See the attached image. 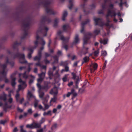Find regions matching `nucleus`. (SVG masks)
<instances>
[{
	"label": "nucleus",
	"mask_w": 132,
	"mask_h": 132,
	"mask_svg": "<svg viewBox=\"0 0 132 132\" xmlns=\"http://www.w3.org/2000/svg\"><path fill=\"white\" fill-rule=\"evenodd\" d=\"M116 15L115 10L114 8V5L113 4H110L108 7V11L106 15V22L104 23L102 19L99 18H95L94 20L95 23V25H99L100 26L102 27L104 26L110 27L109 23L110 21L109 18V16L112 17L115 16Z\"/></svg>",
	"instance_id": "nucleus-1"
},
{
	"label": "nucleus",
	"mask_w": 132,
	"mask_h": 132,
	"mask_svg": "<svg viewBox=\"0 0 132 132\" xmlns=\"http://www.w3.org/2000/svg\"><path fill=\"white\" fill-rule=\"evenodd\" d=\"M69 27L68 24L64 25L63 26V29L64 31H65L66 30L69 28Z\"/></svg>",
	"instance_id": "nucleus-34"
},
{
	"label": "nucleus",
	"mask_w": 132,
	"mask_h": 132,
	"mask_svg": "<svg viewBox=\"0 0 132 132\" xmlns=\"http://www.w3.org/2000/svg\"><path fill=\"white\" fill-rule=\"evenodd\" d=\"M34 128H39L41 127V124L40 123H34Z\"/></svg>",
	"instance_id": "nucleus-27"
},
{
	"label": "nucleus",
	"mask_w": 132,
	"mask_h": 132,
	"mask_svg": "<svg viewBox=\"0 0 132 132\" xmlns=\"http://www.w3.org/2000/svg\"><path fill=\"white\" fill-rule=\"evenodd\" d=\"M8 101L9 102V103H8L10 105V104L13 101V99L11 97H10V98H9L8 100Z\"/></svg>",
	"instance_id": "nucleus-45"
},
{
	"label": "nucleus",
	"mask_w": 132,
	"mask_h": 132,
	"mask_svg": "<svg viewBox=\"0 0 132 132\" xmlns=\"http://www.w3.org/2000/svg\"><path fill=\"white\" fill-rule=\"evenodd\" d=\"M88 48H84L83 50L84 51H86L84 53V54H86V53H88Z\"/></svg>",
	"instance_id": "nucleus-52"
},
{
	"label": "nucleus",
	"mask_w": 132,
	"mask_h": 132,
	"mask_svg": "<svg viewBox=\"0 0 132 132\" xmlns=\"http://www.w3.org/2000/svg\"><path fill=\"white\" fill-rule=\"evenodd\" d=\"M48 30V28L47 27L43 26V29L41 30H39L37 31L36 32L37 36L36 37L37 40L34 42L35 46L32 47H30L28 48L29 52L28 53V57L29 59H30L31 58V54L33 53L34 49H35L38 45V40L39 38L38 35V34L42 33L44 36H45L47 35V32Z\"/></svg>",
	"instance_id": "nucleus-2"
},
{
	"label": "nucleus",
	"mask_w": 132,
	"mask_h": 132,
	"mask_svg": "<svg viewBox=\"0 0 132 132\" xmlns=\"http://www.w3.org/2000/svg\"><path fill=\"white\" fill-rule=\"evenodd\" d=\"M37 87L39 88V90H38V93L39 94V96L40 98H42V100L43 98H43V97L44 95V92H42L41 91V86L39 84H37Z\"/></svg>",
	"instance_id": "nucleus-17"
},
{
	"label": "nucleus",
	"mask_w": 132,
	"mask_h": 132,
	"mask_svg": "<svg viewBox=\"0 0 132 132\" xmlns=\"http://www.w3.org/2000/svg\"><path fill=\"white\" fill-rule=\"evenodd\" d=\"M18 52L13 54L12 56V57L13 59L16 58H19V62L21 63H26L27 61L25 59V56L23 54H20L18 53Z\"/></svg>",
	"instance_id": "nucleus-5"
},
{
	"label": "nucleus",
	"mask_w": 132,
	"mask_h": 132,
	"mask_svg": "<svg viewBox=\"0 0 132 132\" xmlns=\"http://www.w3.org/2000/svg\"><path fill=\"white\" fill-rule=\"evenodd\" d=\"M44 48V47L42 46L40 48V50H38V55L35 56L34 58V61L38 60L39 61L40 60L42 57V51L43 50Z\"/></svg>",
	"instance_id": "nucleus-12"
},
{
	"label": "nucleus",
	"mask_w": 132,
	"mask_h": 132,
	"mask_svg": "<svg viewBox=\"0 0 132 132\" xmlns=\"http://www.w3.org/2000/svg\"><path fill=\"white\" fill-rule=\"evenodd\" d=\"M58 93L57 89V87H54L51 90L50 93L53 95L54 96H56Z\"/></svg>",
	"instance_id": "nucleus-18"
},
{
	"label": "nucleus",
	"mask_w": 132,
	"mask_h": 132,
	"mask_svg": "<svg viewBox=\"0 0 132 132\" xmlns=\"http://www.w3.org/2000/svg\"><path fill=\"white\" fill-rule=\"evenodd\" d=\"M72 74L73 76L72 78L73 79H77V80L76 82V84L77 85L78 84V81L79 80V78L78 76H77L76 74L73 72L72 73Z\"/></svg>",
	"instance_id": "nucleus-21"
},
{
	"label": "nucleus",
	"mask_w": 132,
	"mask_h": 132,
	"mask_svg": "<svg viewBox=\"0 0 132 132\" xmlns=\"http://www.w3.org/2000/svg\"><path fill=\"white\" fill-rule=\"evenodd\" d=\"M45 56L46 58H47V57L49 56L50 55V54L47 53H44Z\"/></svg>",
	"instance_id": "nucleus-53"
},
{
	"label": "nucleus",
	"mask_w": 132,
	"mask_h": 132,
	"mask_svg": "<svg viewBox=\"0 0 132 132\" xmlns=\"http://www.w3.org/2000/svg\"><path fill=\"white\" fill-rule=\"evenodd\" d=\"M35 65L36 66H39L40 67H42V65L41 64L40 62L39 61H38L37 63H36Z\"/></svg>",
	"instance_id": "nucleus-49"
},
{
	"label": "nucleus",
	"mask_w": 132,
	"mask_h": 132,
	"mask_svg": "<svg viewBox=\"0 0 132 132\" xmlns=\"http://www.w3.org/2000/svg\"><path fill=\"white\" fill-rule=\"evenodd\" d=\"M45 121V118H42L40 121V123L41 124L42 123H44Z\"/></svg>",
	"instance_id": "nucleus-50"
},
{
	"label": "nucleus",
	"mask_w": 132,
	"mask_h": 132,
	"mask_svg": "<svg viewBox=\"0 0 132 132\" xmlns=\"http://www.w3.org/2000/svg\"><path fill=\"white\" fill-rule=\"evenodd\" d=\"M59 19H55L54 22V27H55L57 25V23L59 22Z\"/></svg>",
	"instance_id": "nucleus-35"
},
{
	"label": "nucleus",
	"mask_w": 132,
	"mask_h": 132,
	"mask_svg": "<svg viewBox=\"0 0 132 132\" xmlns=\"http://www.w3.org/2000/svg\"><path fill=\"white\" fill-rule=\"evenodd\" d=\"M27 113L28 114L30 115L32 114L33 113V111L31 108L27 110Z\"/></svg>",
	"instance_id": "nucleus-44"
},
{
	"label": "nucleus",
	"mask_w": 132,
	"mask_h": 132,
	"mask_svg": "<svg viewBox=\"0 0 132 132\" xmlns=\"http://www.w3.org/2000/svg\"><path fill=\"white\" fill-rule=\"evenodd\" d=\"M54 61L53 63H57L58 62V58L56 56H55L53 57Z\"/></svg>",
	"instance_id": "nucleus-39"
},
{
	"label": "nucleus",
	"mask_w": 132,
	"mask_h": 132,
	"mask_svg": "<svg viewBox=\"0 0 132 132\" xmlns=\"http://www.w3.org/2000/svg\"><path fill=\"white\" fill-rule=\"evenodd\" d=\"M99 53V50L98 49L96 51H95L94 53V55L95 56H97L98 55Z\"/></svg>",
	"instance_id": "nucleus-41"
},
{
	"label": "nucleus",
	"mask_w": 132,
	"mask_h": 132,
	"mask_svg": "<svg viewBox=\"0 0 132 132\" xmlns=\"http://www.w3.org/2000/svg\"><path fill=\"white\" fill-rule=\"evenodd\" d=\"M107 63V61L106 60H105V62L104 63V65L103 67V68L104 69L106 67V65Z\"/></svg>",
	"instance_id": "nucleus-61"
},
{
	"label": "nucleus",
	"mask_w": 132,
	"mask_h": 132,
	"mask_svg": "<svg viewBox=\"0 0 132 132\" xmlns=\"http://www.w3.org/2000/svg\"><path fill=\"white\" fill-rule=\"evenodd\" d=\"M27 97L28 98V99H29V98L32 97L35 98V101L34 104V106L36 108L39 102V101L36 99L35 96H34L33 94L31 93V92L29 90L28 91Z\"/></svg>",
	"instance_id": "nucleus-10"
},
{
	"label": "nucleus",
	"mask_w": 132,
	"mask_h": 132,
	"mask_svg": "<svg viewBox=\"0 0 132 132\" xmlns=\"http://www.w3.org/2000/svg\"><path fill=\"white\" fill-rule=\"evenodd\" d=\"M57 54L59 56H60L62 55V52L60 51H58L57 52Z\"/></svg>",
	"instance_id": "nucleus-64"
},
{
	"label": "nucleus",
	"mask_w": 132,
	"mask_h": 132,
	"mask_svg": "<svg viewBox=\"0 0 132 132\" xmlns=\"http://www.w3.org/2000/svg\"><path fill=\"white\" fill-rule=\"evenodd\" d=\"M6 122L5 120H1L0 121V124L4 125L5 123Z\"/></svg>",
	"instance_id": "nucleus-57"
},
{
	"label": "nucleus",
	"mask_w": 132,
	"mask_h": 132,
	"mask_svg": "<svg viewBox=\"0 0 132 132\" xmlns=\"http://www.w3.org/2000/svg\"><path fill=\"white\" fill-rule=\"evenodd\" d=\"M38 107L40 109L42 110H43V109H44V108H43V107L40 104L38 106Z\"/></svg>",
	"instance_id": "nucleus-55"
},
{
	"label": "nucleus",
	"mask_w": 132,
	"mask_h": 132,
	"mask_svg": "<svg viewBox=\"0 0 132 132\" xmlns=\"http://www.w3.org/2000/svg\"><path fill=\"white\" fill-rule=\"evenodd\" d=\"M19 44L18 43H14L13 44V48L14 49H15L18 46V45H19Z\"/></svg>",
	"instance_id": "nucleus-48"
},
{
	"label": "nucleus",
	"mask_w": 132,
	"mask_h": 132,
	"mask_svg": "<svg viewBox=\"0 0 132 132\" xmlns=\"http://www.w3.org/2000/svg\"><path fill=\"white\" fill-rule=\"evenodd\" d=\"M89 57L88 56H86L83 59V62H86L88 61L89 60Z\"/></svg>",
	"instance_id": "nucleus-38"
},
{
	"label": "nucleus",
	"mask_w": 132,
	"mask_h": 132,
	"mask_svg": "<svg viewBox=\"0 0 132 132\" xmlns=\"http://www.w3.org/2000/svg\"><path fill=\"white\" fill-rule=\"evenodd\" d=\"M57 110V108H54L53 109V113H55Z\"/></svg>",
	"instance_id": "nucleus-62"
},
{
	"label": "nucleus",
	"mask_w": 132,
	"mask_h": 132,
	"mask_svg": "<svg viewBox=\"0 0 132 132\" xmlns=\"http://www.w3.org/2000/svg\"><path fill=\"white\" fill-rule=\"evenodd\" d=\"M57 100V98L56 96H54L53 98H52L50 102V105H52V104H51V103L52 102L53 103L56 102Z\"/></svg>",
	"instance_id": "nucleus-24"
},
{
	"label": "nucleus",
	"mask_w": 132,
	"mask_h": 132,
	"mask_svg": "<svg viewBox=\"0 0 132 132\" xmlns=\"http://www.w3.org/2000/svg\"><path fill=\"white\" fill-rule=\"evenodd\" d=\"M7 95L4 92H3V94L0 96V100H3L5 102L3 104V109L5 111H7V109L8 108H10L12 107L11 105H10L7 102H6Z\"/></svg>",
	"instance_id": "nucleus-7"
},
{
	"label": "nucleus",
	"mask_w": 132,
	"mask_h": 132,
	"mask_svg": "<svg viewBox=\"0 0 132 132\" xmlns=\"http://www.w3.org/2000/svg\"><path fill=\"white\" fill-rule=\"evenodd\" d=\"M108 40L107 39H104L103 40L101 39L100 42L101 44H103L104 45H105L108 43Z\"/></svg>",
	"instance_id": "nucleus-32"
},
{
	"label": "nucleus",
	"mask_w": 132,
	"mask_h": 132,
	"mask_svg": "<svg viewBox=\"0 0 132 132\" xmlns=\"http://www.w3.org/2000/svg\"><path fill=\"white\" fill-rule=\"evenodd\" d=\"M44 61L46 64H48L50 63V61L46 59H45L44 60Z\"/></svg>",
	"instance_id": "nucleus-54"
},
{
	"label": "nucleus",
	"mask_w": 132,
	"mask_h": 132,
	"mask_svg": "<svg viewBox=\"0 0 132 132\" xmlns=\"http://www.w3.org/2000/svg\"><path fill=\"white\" fill-rule=\"evenodd\" d=\"M26 68V67L25 66H22L19 68V69L21 70L23 69H25Z\"/></svg>",
	"instance_id": "nucleus-58"
},
{
	"label": "nucleus",
	"mask_w": 132,
	"mask_h": 132,
	"mask_svg": "<svg viewBox=\"0 0 132 132\" xmlns=\"http://www.w3.org/2000/svg\"><path fill=\"white\" fill-rule=\"evenodd\" d=\"M107 54V52L105 51H103L101 52V55L104 56H106Z\"/></svg>",
	"instance_id": "nucleus-42"
},
{
	"label": "nucleus",
	"mask_w": 132,
	"mask_h": 132,
	"mask_svg": "<svg viewBox=\"0 0 132 132\" xmlns=\"http://www.w3.org/2000/svg\"><path fill=\"white\" fill-rule=\"evenodd\" d=\"M67 62H62L60 64V65L64 66L67 64Z\"/></svg>",
	"instance_id": "nucleus-51"
},
{
	"label": "nucleus",
	"mask_w": 132,
	"mask_h": 132,
	"mask_svg": "<svg viewBox=\"0 0 132 132\" xmlns=\"http://www.w3.org/2000/svg\"><path fill=\"white\" fill-rule=\"evenodd\" d=\"M26 127L27 128L33 129L34 128V123H33L30 125H26Z\"/></svg>",
	"instance_id": "nucleus-36"
},
{
	"label": "nucleus",
	"mask_w": 132,
	"mask_h": 132,
	"mask_svg": "<svg viewBox=\"0 0 132 132\" xmlns=\"http://www.w3.org/2000/svg\"><path fill=\"white\" fill-rule=\"evenodd\" d=\"M52 114L51 113V110H50L48 111L47 112H45L43 114V115L44 116H45L48 115L51 116L52 115Z\"/></svg>",
	"instance_id": "nucleus-31"
},
{
	"label": "nucleus",
	"mask_w": 132,
	"mask_h": 132,
	"mask_svg": "<svg viewBox=\"0 0 132 132\" xmlns=\"http://www.w3.org/2000/svg\"><path fill=\"white\" fill-rule=\"evenodd\" d=\"M89 19H88L87 21L85 22H82L81 23V26L82 27V29L81 31V33H83L84 31V29L83 28L84 26L88 22H89Z\"/></svg>",
	"instance_id": "nucleus-22"
},
{
	"label": "nucleus",
	"mask_w": 132,
	"mask_h": 132,
	"mask_svg": "<svg viewBox=\"0 0 132 132\" xmlns=\"http://www.w3.org/2000/svg\"><path fill=\"white\" fill-rule=\"evenodd\" d=\"M120 1H121L120 3L119 4V6L120 7H122L123 4H124L125 6L126 7H128V5L127 4L126 2L123 3L122 2V0H120Z\"/></svg>",
	"instance_id": "nucleus-30"
},
{
	"label": "nucleus",
	"mask_w": 132,
	"mask_h": 132,
	"mask_svg": "<svg viewBox=\"0 0 132 132\" xmlns=\"http://www.w3.org/2000/svg\"><path fill=\"white\" fill-rule=\"evenodd\" d=\"M44 131L43 129L41 128L40 129L37 130V132H44Z\"/></svg>",
	"instance_id": "nucleus-56"
},
{
	"label": "nucleus",
	"mask_w": 132,
	"mask_h": 132,
	"mask_svg": "<svg viewBox=\"0 0 132 132\" xmlns=\"http://www.w3.org/2000/svg\"><path fill=\"white\" fill-rule=\"evenodd\" d=\"M78 35H76L75 37V40L73 42V44H74L79 43V40L78 38Z\"/></svg>",
	"instance_id": "nucleus-23"
},
{
	"label": "nucleus",
	"mask_w": 132,
	"mask_h": 132,
	"mask_svg": "<svg viewBox=\"0 0 132 132\" xmlns=\"http://www.w3.org/2000/svg\"><path fill=\"white\" fill-rule=\"evenodd\" d=\"M50 98V96L48 95H47L43 99V103L44 104L45 108L43 109V111H45L46 110L48 109L51 106L50 104V105H48L47 104L48 99Z\"/></svg>",
	"instance_id": "nucleus-9"
},
{
	"label": "nucleus",
	"mask_w": 132,
	"mask_h": 132,
	"mask_svg": "<svg viewBox=\"0 0 132 132\" xmlns=\"http://www.w3.org/2000/svg\"><path fill=\"white\" fill-rule=\"evenodd\" d=\"M62 33V32L59 30L57 32V35L58 36L60 37L61 39L63 41L62 46V48H64L66 51H67L68 50V46L67 45H66L65 44L68 42L69 38V37L65 38L63 36L61 35Z\"/></svg>",
	"instance_id": "nucleus-6"
},
{
	"label": "nucleus",
	"mask_w": 132,
	"mask_h": 132,
	"mask_svg": "<svg viewBox=\"0 0 132 132\" xmlns=\"http://www.w3.org/2000/svg\"><path fill=\"white\" fill-rule=\"evenodd\" d=\"M112 0H104L105 3L102 5V7L103 9L105 8L106 7V3L108 2H111Z\"/></svg>",
	"instance_id": "nucleus-26"
},
{
	"label": "nucleus",
	"mask_w": 132,
	"mask_h": 132,
	"mask_svg": "<svg viewBox=\"0 0 132 132\" xmlns=\"http://www.w3.org/2000/svg\"><path fill=\"white\" fill-rule=\"evenodd\" d=\"M50 2L49 1H46L43 3L44 7L46 8V10L47 13H50L51 14H54L55 13L52 10L49 8V5Z\"/></svg>",
	"instance_id": "nucleus-8"
},
{
	"label": "nucleus",
	"mask_w": 132,
	"mask_h": 132,
	"mask_svg": "<svg viewBox=\"0 0 132 132\" xmlns=\"http://www.w3.org/2000/svg\"><path fill=\"white\" fill-rule=\"evenodd\" d=\"M69 68L67 66H66L65 67V71L67 72L69 71Z\"/></svg>",
	"instance_id": "nucleus-60"
},
{
	"label": "nucleus",
	"mask_w": 132,
	"mask_h": 132,
	"mask_svg": "<svg viewBox=\"0 0 132 132\" xmlns=\"http://www.w3.org/2000/svg\"><path fill=\"white\" fill-rule=\"evenodd\" d=\"M71 94H72L74 97L76 96L77 94L75 92L74 89L73 88L71 89L70 92H68L67 94L64 95L63 97L64 98H65L66 97H69Z\"/></svg>",
	"instance_id": "nucleus-13"
},
{
	"label": "nucleus",
	"mask_w": 132,
	"mask_h": 132,
	"mask_svg": "<svg viewBox=\"0 0 132 132\" xmlns=\"http://www.w3.org/2000/svg\"><path fill=\"white\" fill-rule=\"evenodd\" d=\"M69 4H70V6H68V7L69 8L71 9L72 6L73 5V0H70L69 1Z\"/></svg>",
	"instance_id": "nucleus-33"
},
{
	"label": "nucleus",
	"mask_w": 132,
	"mask_h": 132,
	"mask_svg": "<svg viewBox=\"0 0 132 132\" xmlns=\"http://www.w3.org/2000/svg\"><path fill=\"white\" fill-rule=\"evenodd\" d=\"M17 72H15V73L12 74L11 76V77L12 79L11 81V85L14 87L15 86L16 84L15 81L16 79V78L15 77V76Z\"/></svg>",
	"instance_id": "nucleus-16"
},
{
	"label": "nucleus",
	"mask_w": 132,
	"mask_h": 132,
	"mask_svg": "<svg viewBox=\"0 0 132 132\" xmlns=\"http://www.w3.org/2000/svg\"><path fill=\"white\" fill-rule=\"evenodd\" d=\"M17 110L18 111H19L20 112H22L23 111V110L20 109L19 107H18L17 108Z\"/></svg>",
	"instance_id": "nucleus-59"
},
{
	"label": "nucleus",
	"mask_w": 132,
	"mask_h": 132,
	"mask_svg": "<svg viewBox=\"0 0 132 132\" xmlns=\"http://www.w3.org/2000/svg\"><path fill=\"white\" fill-rule=\"evenodd\" d=\"M47 82H45L44 83L45 85L44 86H41V89H43L46 91L50 87V86H48L46 85Z\"/></svg>",
	"instance_id": "nucleus-25"
},
{
	"label": "nucleus",
	"mask_w": 132,
	"mask_h": 132,
	"mask_svg": "<svg viewBox=\"0 0 132 132\" xmlns=\"http://www.w3.org/2000/svg\"><path fill=\"white\" fill-rule=\"evenodd\" d=\"M45 72H42L40 74H38V75L39 78L38 79L37 81L38 83L37 84H40L41 83L43 80L45 76Z\"/></svg>",
	"instance_id": "nucleus-15"
},
{
	"label": "nucleus",
	"mask_w": 132,
	"mask_h": 132,
	"mask_svg": "<svg viewBox=\"0 0 132 132\" xmlns=\"http://www.w3.org/2000/svg\"><path fill=\"white\" fill-rule=\"evenodd\" d=\"M100 32V30L99 29H95L94 32V33L95 35H98Z\"/></svg>",
	"instance_id": "nucleus-37"
},
{
	"label": "nucleus",
	"mask_w": 132,
	"mask_h": 132,
	"mask_svg": "<svg viewBox=\"0 0 132 132\" xmlns=\"http://www.w3.org/2000/svg\"><path fill=\"white\" fill-rule=\"evenodd\" d=\"M62 105H58L57 107V109H60L62 108Z\"/></svg>",
	"instance_id": "nucleus-63"
},
{
	"label": "nucleus",
	"mask_w": 132,
	"mask_h": 132,
	"mask_svg": "<svg viewBox=\"0 0 132 132\" xmlns=\"http://www.w3.org/2000/svg\"><path fill=\"white\" fill-rule=\"evenodd\" d=\"M18 82L20 84L18 86V90L17 91V93L15 96V98L17 102L19 103L20 104H22L24 101V99L23 98L21 99L20 98V94L18 93L21 90H23L27 86V85L25 81H23L20 78L18 80Z\"/></svg>",
	"instance_id": "nucleus-3"
},
{
	"label": "nucleus",
	"mask_w": 132,
	"mask_h": 132,
	"mask_svg": "<svg viewBox=\"0 0 132 132\" xmlns=\"http://www.w3.org/2000/svg\"><path fill=\"white\" fill-rule=\"evenodd\" d=\"M30 70L31 68L30 67H29L27 71H25L23 73H19V78H20L21 76H22L23 78H24L25 79H27L28 77V74L29 73Z\"/></svg>",
	"instance_id": "nucleus-14"
},
{
	"label": "nucleus",
	"mask_w": 132,
	"mask_h": 132,
	"mask_svg": "<svg viewBox=\"0 0 132 132\" xmlns=\"http://www.w3.org/2000/svg\"><path fill=\"white\" fill-rule=\"evenodd\" d=\"M41 40V42L40 43V44H41L42 45H44L45 44V42L44 40V39H43L42 38H40Z\"/></svg>",
	"instance_id": "nucleus-43"
},
{
	"label": "nucleus",
	"mask_w": 132,
	"mask_h": 132,
	"mask_svg": "<svg viewBox=\"0 0 132 132\" xmlns=\"http://www.w3.org/2000/svg\"><path fill=\"white\" fill-rule=\"evenodd\" d=\"M32 79H31L30 80V81L29 82V84L30 85L31 84H32L34 80L35 77L34 76H33L31 75H30Z\"/></svg>",
	"instance_id": "nucleus-29"
},
{
	"label": "nucleus",
	"mask_w": 132,
	"mask_h": 132,
	"mask_svg": "<svg viewBox=\"0 0 132 132\" xmlns=\"http://www.w3.org/2000/svg\"><path fill=\"white\" fill-rule=\"evenodd\" d=\"M97 67L98 65L97 63H92L90 65V70L91 72H92L94 71V70H93V69L92 68V67L93 68L94 70L97 69Z\"/></svg>",
	"instance_id": "nucleus-19"
},
{
	"label": "nucleus",
	"mask_w": 132,
	"mask_h": 132,
	"mask_svg": "<svg viewBox=\"0 0 132 132\" xmlns=\"http://www.w3.org/2000/svg\"><path fill=\"white\" fill-rule=\"evenodd\" d=\"M56 67L55 66H53V71H52V68H50V70H49L48 72V74L50 77L53 76V71L55 70L56 69Z\"/></svg>",
	"instance_id": "nucleus-20"
},
{
	"label": "nucleus",
	"mask_w": 132,
	"mask_h": 132,
	"mask_svg": "<svg viewBox=\"0 0 132 132\" xmlns=\"http://www.w3.org/2000/svg\"><path fill=\"white\" fill-rule=\"evenodd\" d=\"M59 69L56 71V72L55 74V76L56 78H59L60 76V75L59 73H58Z\"/></svg>",
	"instance_id": "nucleus-40"
},
{
	"label": "nucleus",
	"mask_w": 132,
	"mask_h": 132,
	"mask_svg": "<svg viewBox=\"0 0 132 132\" xmlns=\"http://www.w3.org/2000/svg\"><path fill=\"white\" fill-rule=\"evenodd\" d=\"M8 63L10 64L12 66H13L14 64V63L13 62L12 63L9 62V59L7 58L5 63L1 66L3 69L2 71L1 72L0 71V80H2L3 79L4 80L5 83H7L9 82L8 79H7L6 76L7 71L5 69Z\"/></svg>",
	"instance_id": "nucleus-4"
},
{
	"label": "nucleus",
	"mask_w": 132,
	"mask_h": 132,
	"mask_svg": "<svg viewBox=\"0 0 132 132\" xmlns=\"http://www.w3.org/2000/svg\"><path fill=\"white\" fill-rule=\"evenodd\" d=\"M92 34L89 33L85 35L83 39V46L84 47L85 45L87 43L88 40L92 37Z\"/></svg>",
	"instance_id": "nucleus-11"
},
{
	"label": "nucleus",
	"mask_w": 132,
	"mask_h": 132,
	"mask_svg": "<svg viewBox=\"0 0 132 132\" xmlns=\"http://www.w3.org/2000/svg\"><path fill=\"white\" fill-rule=\"evenodd\" d=\"M68 75H65L64 77L62 78V80L63 82H65L67 80V76Z\"/></svg>",
	"instance_id": "nucleus-46"
},
{
	"label": "nucleus",
	"mask_w": 132,
	"mask_h": 132,
	"mask_svg": "<svg viewBox=\"0 0 132 132\" xmlns=\"http://www.w3.org/2000/svg\"><path fill=\"white\" fill-rule=\"evenodd\" d=\"M68 15V13L67 11H64L62 18V20L63 21H64L65 20V17H66Z\"/></svg>",
	"instance_id": "nucleus-28"
},
{
	"label": "nucleus",
	"mask_w": 132,
	"mask_h": 132,
	"mask_svg": "<svg viewBox=\"0 0 132 132\" xmlns=\"http://www.w3.org/2000/svg\"><path fill=\"white\" fill-rule=\"evenodd\" d=\"M57 127V124L56 123L54 124L52 127L51 129L53 130L55 129Z\"/></svg>",
	"instance_id": "nucleus-47"
}]
</instances>
